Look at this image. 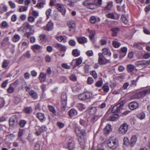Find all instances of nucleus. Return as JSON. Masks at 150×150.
<instances>
[{"label":"nucleus","instance_id":"nucleus-1","mask_svg":"<svg viewBox=\"0 0 150 150\" xmlns=\"http://www.w3.org/2000/svg\"><path fill=\"white\" fill-rule=\"evenodd\" d=\"M106 142L108 147L113 150L116 149L118 146V140L116 138L114 137L110 138Z\"/></svg>","mask_w":150,"mask_h":150},{"label":"nucleus","instance_id":"nucleus-2","mask_svg":"<svg viewBox=\"0 0 150 150\" xmlns=\"http://www.w3.org/2000/svg\"><path fill=\"white\" fill-rule=\"evenodd\" d=\"M102 0H96L94 3H89L87 1H85L83 3V5L87 8L91 9H93L94 7L93 6L94 5L98 6L100 5L102 3Z\"/></svg>","mask_w":150,"mask_h":150},{"label":"nucleus","instance_id":"nucleus-3","mask_svg":"<svg viewBox=\"0 0 150 150\" xmlns=\"http://www.w3.org/2000/svg\"><path fill=\"white\" fill-rule=\"evenodd\" d=\"M67 25L69 28V31L72 33L75 32L76 24L75 21L73 20L69 21L67 23Z\"/></svg>","mask_w":150,"mask_h":150},{"label":"nucleus","instance_id":"nucleus-4","mask_svg":"<svg viewBox=\"0 0 150 150\" xmlns=\"http://www.w3.org/2000/svg\"><path fill=\"white\" fill-rule=\"evenodd\" d=\"M128 129V126L126 123H123L120 127L119 129V132L120 134H124Z\"/></svg>","mask_w":150,"mask_h":150},{"label":"nucleus","instance_id":"nucleus-5","mask_svg":"<svg viewBox=\"0 0 150 150\" xmlns=\"http://www.w3.org/2000/svg\"><path fill=\"white\" fill-rule=\"evenodd\" d=\"M123 105L124 103L123 102H121L117 104L113 107L112 112V113L119 112L122 109Z\"/></svg>","mask_w":150,"mask_h":150},{"label":"nucleus","instance_id":"nucleus-6","mask_svg":"<svg viewBox=\"0 0 150 150\" xmlns=\"http://www.w3.org/2000/svg\"><path fill=\"white\" fill-rule=\"evenodd\" d=\"M146 95L147 94L146 91L144 90L132 96L131 98L132 99H138L142 97H143Z\"/></svg>","mask_w":150,"mask_h":150},{"label":"nucleus","instance_id":"nucleus-7","mask_svg":"<svg viewBox=\"0 0 150 150\" xmlns=\"http://www.w3.org/2000/svg\"><path fill=\"white\" fill-rule=\"evenodd\" d=\"M92 96V94L90 93L86 92L80 94L78 96V98L81 100H83L89 98Z\"/></svg>","mask_w":150,"mask_h":150},{"label":"nucleus","instance_id":"nucleus-8","mask_svg":"<svg viewBox=\"0 0 150 150\" xmlns=\"http://www.w3.org/2000/svg\"><path fill=\"white\" fill-rule=\"evenodd\" d=\"M18 122V118L16 115H13L10 118L9 123L10 126L12 127L16 125Z\"/></svg>","mask_w":150,"mask_h":150},{"label":"nucleus","instance_id":"nucleus-9","mask_svg":"<svg viewBox=\"0 0 150 150\" xmlns=\"http://www.w3.org/2000/svg\"><path fill=\"white\" fill-rule=\"evenodd\" d=\"M139 105L138 103L135 101L131 102L128 105L129 109L131 110H133L137 109Z\"/></svg>","mask_w":150,"mask_h":150},{"label":"nucleus","instance_id":"nucleus-10","mask_svg":"<svg viewBox=\"0 0 150 150\" xmlns=\"http://www.w3.org/2000/svg\"><path fill=\"white\" fill-rule=\"evenodd\" d=\"M56 8L59 11L62 13L63 15H65L66 12V9L62 5L59 4H57Z\"/></svg>","mask_w":150,"mask_h":150},{"label":"nucleus","instance_id":"nucleus-11","mask_svg":"<svg viewBox=\"0 0 150 150\" xmlns=\"http://www.w3.org/2000/svg\"><path fill=\"white\" fill-rule=\"evenodd\" d=\"M137 140V138L136 136H132L129 142V145L131 147L134 146Z\"/></svg>","mask_w":150,"mask_h":150},{"label":"nucleus","instance_id":"nucleus-12","mask_svg":"<svg viewBox=\"0 0 150 150\" xmlns=\"http://www.w3.org/2000/svg\"><path fill=\"white\" fill-rule=\"evenodd\" d=\"M88 31L89 33V37L90 40L92 42H94V37L96 34L95 31L88 29Z\"/></svg>","mask_w":150,"mask_h":150},{"label":"nucleus","instance_id":"nucleus-13","mask_svg":"<svg viewBox=\"0 0 150 150\" xmlns=\"http://www.w3.org/2000/svg\"><path fill=\"white\" fill-rule=\"evenodd\" d=\"M127 51V48L126 47H123L121 48L119 51L120 55V58H121L124 57L126 55Z\"/></svg>","mask_w":150,"mask_h":150},{"label":"nucleus","instance_id":"nucleus-14","mask_svg":"<svg viewBox=\"0 0 150 150\" xmlns=\"http://www.w3.org/2000/svg\"><path fill=\"white\" fill-rule=\"evenodd\" d=\"M77 113V111L74 108L71 109L68 112L69 116L71 118L76 116Z\"/></svg>","mask_w":150,"mask_h":150},{"label":"nucleus","instance_id":"nucleus-15","mask_svg":"<svg viewBox=\"0 0 150 150\" xmlns=\"http://www.w3.org/2000/svg\"><path fill=\"white\" fill-rule=\"evenodd\" d=\"M119 115L117 114H115L109 117L107 119V120L115 121L117 120L119 118Z\"/></svg>","mask_w":150,"mask_h":150},{"label":"nucleus","instance_id":"nucleus-16","mask_svg":"<svg viewBox=\"0 0 150 150\" xmlns=\"http://www.w3.org/2000/svg\"><path fill=\"white\" fill-rule=\"evenodd\" d=\"M53 27V24L52 22H49L47 25L46 27L44 28L45 30L50 31L52 30Z\"/></svg>","mask_w":150,"mask_h":150},{"label":"nucleus","instance_id":"nucleus-17","mask_svg":"<svg viewBox=\"0 0 150 150\" xmlns=\"http://www.w3.org/2000/svg\"><path fill=\"white\" fill-rule=\"evenodd\" d=\"M55 47L59 49V50L61 51H65L66 50L65 47L59 43L56 44L55 45Z\"/></svg>","mask_w":150,"mask_h":150},{"label":"nucleus","instance_id":"nucleus-18","mask_svg":"<svg viewBox=\"0 0 150 150\" xmlns=\"http://www.w3.org/2000/svg\"><path fill=\"white\" fill-rule=\"evenodd\" d=\"M56 38L59 42H65L67 41V37L65 36H60L56 37Z\"/></svg>","mask_w":150,"mask_h":150},{"label":"nucleus","instance_id":"nucleus-19","mask_svg":"<svg viewBox=\"0 0 150 150\" xmlns=\"http://www.w3.org/2000/svg\"><path fill=\"white\" fill-rule=\"evenodd\" d=\"M39 3H38L35 6L38 8H42L44 7V6L45 4L46 1L45 0H40L39 1Z\"/></svg>","mask_w":150,"mask_h":150},{"label":"nucleus","instance_id":"nucleus-20","mask_svg":"<svg viewBox=\"0 0 150 150\" xmlns=\"http://www.w3.org/2000/svg\"><path fill=\"white\" fill-rule=\"evenodd\" d=\"M46 77V74L43 72L40 73L39 76V79L41 82H43L45 81Z\"/></svg>","mask_w":150,"mask_h":150},{"label":"nucleus","instance_id":"nucleus-21","mask_svg":"<svg viewBox=\"0 0 150 150\" xmlns=\"http://www.w3.org/2000/svg\"><path fill=\"white\" fill-rule=\"evenodd\" d=\"M112 130L111 125L108 124L105 127L104 129V133L105 134H108Z\"/></svg>","mask_w":150,"mask_h":150},{"label":"nucleus","instance_id":"nucleus-22","mask_svg":"<svg viewBox=\"0 0 150 150\" xmlns=\"http://www.w3.org/2000/svg\"><path fill=\"white\" fill-rule=\"evenodd\" d=\"M148 64V62L144 60L137 61L135 63V64L137 66H139L140 65H147Z\"/></svg>","mask_w":150,"mask_h":150},{"label":"nucleus","instance_id":"nucleus-23","mask_svg":"<svg viewBox=\"0 0 150 150\" xmlns=\"http://www.w3.org/2000/svg\"><path fill=\"white\" fill-rule=\"evenodd\" d=\"M77 39L78 42L80 44L86 43L87 42V39L83 37H78Z\"/></svg>","mask_w":150,"mask_h":150},{"label":"nucleus","instance_id":"nucleus-24","mask_svg":"<svg viewBox=\"0 0 150 150\" xmlns=\"http://www.w3.org/2000/svg\"><path fill=\"white\" fill-rule=\"evenodd\" d=\"M74 143L73 140H69L67 144V147L69 149L71 150L74 147Z\"/></svg>","mask_w":150,"mask_h":150},{"label":"nucleus","instance_id":"nucleus-25","mask_svg":"<svg viewBox=\"0 0 150 150\" xmlns=\"http://www.w3.org/2000/svg\"><path fill=\"white\" fill-rule=\"evenodd\" d=\"M112 2L110 1L108 3L107 5L104 8V10L107 11H109L112 6Z\"/></svg>","mask_w":150,"mask_h":150},{"label":"nucleus","instance_id":"nucleus-26","mask_svg":"<svg viewBox=\"0 0 150 150\" xmlns=\"http://www.w3.org/2000/svg\"><path fill=\"white\" fill-rule=\"evenodd\" d=\"M42 48V47L40 45L35 44L31 46V49L34 52H36V50H38Z\"/></svg>","mask_w":150,"mask_h":150},{"label":"nucleus","instance_id":"nucleus-27","mask_svg":"<svg viewBox=\"0 0 150 150\" xmlns=\"http://www.w3.org/2000/svg\"><path fill=\"white\" fill-rule=\"evenodd\" d=\"M78 140L79 144L81 146V147L83 148L84 147V144L85 143V141L83 138L80 136L78 138Z\"/></svg>","mask_w":150,"mask_h":150},{"label":"nucleus","instance_id":"nucleus-28","mask_svg":"<svg viewBox=\"0 0 150 150\" xmlns=\"http://www.w3.org/2000/svg\"><path fill=\"white\" fill-rule=\"evenodd\" d=\"M98 55L99 56L98 63L99 64H102L103 63V52L101 53H99Z\"/></svg>","mask_w":150,"mask_h":150},{"label":"nucleus","instance_id":"nucleus-29","mask_svg":"<svg viewBox=\"0 0 150 150\" xmlns=\"http://www.w3.org/2000/svg\"><path fill=\"white\" fill-rule=\"evenodd\" d=\"M80 123L81 125L83 126L84 127H87L89 124L88 120L85 121L82 119H81L80 120Z\"/></svg>","mask_w":150,"mask_h":150},{"label":"nucleus","instance_id":"nucleus-30","mask_svg":"<svg viewBox=\"0 0 150 150\" xmlns=\"http://www.w3.org/2000/svg\"><path fill=\"white\" fill-rule=\"evenodd\" d=\"M97 111L96 108V107H92L88 110V112L90 115L94 114Z\"/></svg>","mask_w":150,"mask_h":150},{"label":"nucleus","instance_id":"nucleus-31","mask_svg":"<svg viewBox=\"0 0 150 150\" xmlns=\"http://www.w3.org/2000/svg\"><path fill=\"white\" fill-rule=\"evenodd\" d=\"M104 54L106 55L108 57H110L111 55V53L110 50L107 48H104Z\"/></svg>","mask_w":150,"mask_h":150},{"label":"nucleus","instance_id":"nucleus-32","mask_svg":"<svg viewBox=\"0 0 150 150\" xmlns=\"http://www.w3.org/2000/svg\"><path fill=\"white\" fill-rule=\"evenodd\" d=\"M61 98L62 102V103H67V96L65 93L64 92L62 93Z\"/></svg>","mask_w":150,"mask_h":150},{"label":"nucleus","instance_id":"nucleus-33","mask_svg":"<svg viewBox=\"0 0 150 150\" xmlns=\"http://www.w3.org/2000/svg\"><path fill=\"white\" fill-rule=\"evenodd\" d=\"M32 25H30V24L27 22L25 23L23 25V26L21 27L19 30H23V28H26L27 29H29L31 27Z\"/></svg>","mask_w":150,"mask_h":150},{"label":"nucleus","instance_id":"nucleus-34","mask_svg":"<svg viewBox=\"0 0 150 150\" xmlns=\"http://www.w3.org/2000/svg\"><path fill=\"white\" fill-rule=\"evenodd\" d=\"M29 94L34 99H36L38 97L36 93L32 90L29 91Z\"/></svg>","mask_w":150,"mask_h":150},{"label":"nucleus","instance_id":"nucleus-35","mask_svg":"<svg viewBox=\"0 0 150 150\" xmlns=\"http://www.w3.org/2000/svg\"><path fill=\"white\" fill-rule=\"evenodd\" d=\"M9 63V61L7 60H4L2 64V67L3 68H6Z\"/></svg>","mask_w":150,"mask_h":150},{"label":"nucleus","instance_id":"nucleus-36","mask_svg":"<svg viewBox=\"0 0 150 150\" xmlns=\"http://www.w3.org/2000/svg\"><path fill=\"white\" fill-rule=\"evenodd\" d=\"M20 38V36L16 34L14 35L12 38V41L14 42L18 41Z\"/></svg>","mask_w":150,"mask_h":150},{"label":"nucleus","instance_id":"nucleus-37","mask_svg":"<svg viewBox=\"0 0 150 150\" xmlns=\"http://www.w3.org/2000/svg\"><path fill=\"white\" fill-rule=\"evenodd\" d=\"M135 68L134 66L132 64H129L127 65V71L129 72H132Z\"/></svg>","mask_w":150,"mask_h":150},{"label":"nucleus","instance_id":"nucleus-38","mask_svg":"<svg viewBox=\"0 0 150 150\" xmlns=\"http://www.w3.org/2000/svg\"><path fill=\"white\" fill-rule=\"evenodd\" d=\"M37 117L41 121L43 120L45 118L44 114L40 112L37 114Z\"/></svg>","mask_w":150,"mask_h":150},{"label":"nucleus","instance_id":"nucleus-39","mask_svg":"<svg viewBox=\"0 0 150 150\" xmlns=\"http://www.w3.org/2000/svg\"><path fill=\"white\" fill-rule=\"evenodd\" d=\"M73 55L74 57H77L80 55V51L77 49L74 50L72 52Z\"/></svg>","mask_w":150,"mask_h":150},{"label":"nucleus","instance_id":"nucleus-40","mask_svg":"<svg viewBox=\"0 0 150 150\" xmlns=\"http://www.w3.org/2000/svg\"><path fill=\"white\" fill-rule=\"evenodd\" d=\"M14 91V88L12 86V85L10 84L7 89V92L9 93H13Z\"/></svg>","mask_w":150,"mask_h":150},{"label":"nucleus","instance_id":"nucleus-41","mask_svg":"<svg viewBox=\"0 0 150 150\" xmlns=\"http://www.w3.org/2000/svg\"><path fill=\"white\" fill-rule=\"evenodd\" d=\"M112 35L113 36H115L117 35L119 32L118 28H116L112 29Z\"/></svg>","mask_w":150,"mask_h":150},{"label":"nucleus","instance_id":"nucleus-42","mask_svg":"<svg viewBox=\"0 0 150 150\" xmlns=\"http://www.w3.org/2000/svg\"><path fill=\"white\" fill-rule=\"evenodd\" d=\"M81 130L80 127L76 126L75 127L74 131L77 136H78L79 134H80L81 132Z\"/></svg>","mask_w":150,"mask_h":150},{"label":"nucleus","instance_id":"nucleus-43","mask_svg":"<svg viewBox=\"0 0 150 150\" xmlns=\"http://www.w3.org/2000/svg\"><path fill=\"white\" fill-rule=\"evenodd\" d=\"M145 114L144 112H140L137 115V117L141 120L144 119L145 117Z\"/></svg>","mask_w":150,"mask_h":150},{"label":"nucleus","instance_id":"nucleus-44","mask_svg":"<svg viewBox=\"0 0 150 150\" xmlns=\"http://www.w3.org/2000/svg\"><path fill=\"white\" fill-rule=\"evenodd\" d=\"M82 58L81 57H80L75 60L76 62V66H78L81 64L82 62Z\"/></svg>","mask_w":150,"mask_h":150},{"label":"nucleus","instance_id":"nucleus-45","mask_svg":"<svg viewBox=\"0 0 150 150\" xmlns=\"http://www.w3.org/2000/svg\"><path fill=\"white\" fill-rule=\"evenodd\" d=\"M112 44L113 46L116 48L119 47L120 45V42L116 41H114L112 42Z\"/></svg>","mask_w":150,"mask_h":150},{"label":"nucleus","instance_id":"nucleus-46","mask_svg":"<svg viewBox=\"0 0 150 150\" xmlns=\"http://www.w3.org/2000/svg\"><path fill=\"white\" fill-rule=\"evenodd\" d=\"M121 18L123 23L125 24H127L128 22V21L125 15H122L121 16Z\"/></svg>","mask_w":150,"mask_h":150},{"label":"nucleus","instance_id":"nucleus-47","mask_svg":"<svg viewBox=\"0 0 150 150\" xmlns=\"http://www.w3.org/2000/svg\"><path fill=\"white\" fill-rule=\"evenodd\" d=\"M78 107L79 110L81 111L85 109L86 107V106L82 103H79L78 105Z\"/></svg>","mask_w":150,"mask_h":150},{"label":"nucleus","instance_id":"nucleus-48","mask_svg":"<svg viewBox=\"0 0 150 150\" xmlns=\"http://www.w3.org/2000/svg\"><path fill=\"white\" fill-rule=\"evenodd\" d=\"M48 108L50 111L51 112L54 114L56 112V111L54 107L52 105H49L48 106Z\"/></svg>","mask_w":150,"mask_h":150},{"label":"nucleus","instance_id":"nucleus-49","mask_svg":"<svg viewBox=\"0 0 150 150\" xmlns=\"http://www.w3.org/2000/svg\"><path fill=\"white\" fill-rule=\"evenodd\" d=\"M139 76L136 79V80H133L131 81V83L130 84V86H135L137 85V82L139 79Z\"/></svg>","mask_w":150,"mask_h":150},{"label":"nucleus","instance_id":"nucleus-50","mask_svg":"<svg viewBox=\"0 0 150 150\" xmlns=\"http://www.w3.org/2000/svg\"><path fill=\"white\" fill-rule=\"evenodd\" d=\"M8 4L10 7L12 9L15 8L16 7V5L15 3L12 1H9L8 2Z\"/></svg>","mask_w":150,"mask_h":150},{"label":"nucleus","instance_id":"nucleus-51","mask_svg":"<svg viewBox=\"0 0 150 150\" xmlns=\"http://www.w3.org/2000/svg\"><path fill=\"white\" fill-rule=\"evenodd\" d=\"M28 9V6H21L19 9V11L21 12L26 11Z\"/></svg>","mask_w":150,"mask_h":150},{"label":"nucleus","instance_id":"nucleus-52","mask_svg":"<svg viewBox=\"0 0 150 150\" xmlns=\"http://www.w3.org/2000/svg\"><path fill=\"white\" fill-rule=\"evenodd\" d=\"M40 143L39 142H37L34 146L35 150H40Z\"/></svg>","mask_w":150,"mask_h":150},{"label":"nucleus","instance_id":"nucleus-53","mask_svg":"<svg viewBox=\"0 0 150 150\" xmlns=\"http://www.w3.org/2000/svg\"><path fill=\"white\" fill-rule=\"evenodd\" d=\"M82 88V86L77 85L72 88V90L74 91H78Z\"/></svg>","mask_w":150,"mask_h":150},{"label":"nucleus","instance_id":"nucleus-54","mask_svg":"<svg viewBox=\"0 0 150 150\" xmlns=\"http://www.w3.org/2000/svg\"><path fill=\"white\" fill-rule=\"evenodd\" d=\"M24 112L28 114L30 113L32 111V109L31 107H26L24 109Z\"/></svg>","mask_w":150,"mask_h":150},{"label":"nucleus","instance_id":"nucleus-55","mask_svg":"<svg viewBox=\"0 0 150 150\" xmlns=\"http://www.w3.org/2000/svg\"><path fill=\"white\" fill-rule=\"evenodd\" d=\"M90 21L91 23L94 24L97 21V20L95 16H92L91 17L90 19Z\"/></svg>","mask_w":150,"mask_h":150},{"label":"nucleus","instance_id":"nucleus-56","mask_svg":"<svg viewBox=\"0 0 150 150\" xmlns=\"http://www.w3.org/2000/svg\"><path fill=\"white\" fill-rule=\"evenodd\" d=\"M26 123V122L25 120H22L19 122V125L21 127H23Z\"/></svg>","mask_w":150,"mask_h":150},{"label":"nucleus","instance_id":"nucleus-57","mask_svg":"<svg viewBox=\"0 0 150 150\" xmlns=\"http://www.w3.org/2000/svg\"><path fill=\"white\" fill-rule=\"evenodd\" d=\"M123 143L124 144H125L126 145H129V140L128 138L127 137H125L123 139Z\"/></svg>","mask_w":150,"mask_h":150},{"label":"nucleus","instance_id":"nucleus-58","mask_svg":"<svg viewBox=\"0 0 150 150\" xmlns=\"http://www.w3.org/2000/svg\"><path fill=\"white\" fill-rule=\"evenodd\" d=\"M15 137V135L12 134H10L6 136V138L8 139L9 140L13 139Z\"/></svg>","mask_w":150,"mask_h":150},{"label":"nucleus","instance_id":"nucleus-59","mask_svg":"<svg viewBox=\"0 0 150 150\" xmlns=\"http://www.w3.org/2000/svg\"><path fill=\"white\" fill-rule=\"evenodd\" d=\"M46 35L45 34H42L39 36L40 40L41 42L44 41L45 40Z\"/></svg>","mask_w":150,"mask_h":150},{"label":"nucleus","instance_id":"nucleus-60","mask_svg":"<svg viewBox=\"0 0 150 150\" xmlns=\"http://www.w3.org/2000/svg\"><path fill=\"white\" fill-rule=\"evenodd\" d=\"M5 104L4 100L3 99L0 98V109L4 107Z\"/></svg>","mask_w":150,"mask_h":150},{"label":"nucleus","instance_id":"nucleus-61","mask_svg":"<svg viewBox=\"0 0 150 150\" xmlns=\"http://www.w3.org/2000/svg\"><path fill=\"white\" fill-rule=\"evenodd\" d=\"M87 83L89 84H91L94 82L93 80L91 77H89L87 79Z\"/></svg>","mask_w":150,"mask_h":150},{"label":"nucleus","instance_id":"nucleus-62","mask_svg":"<svg viewBox=\"0 0 150 150\" xmlns=\"http://www.w3.org/2000/svg\"><path fill=\"white\" fill-rule=\"evenodd\" d=\"M1 26L3 28H6L8 27V25L7 22L6 21H4L2 22Z\"/></svg>","mask_w":150,"mask_h":150},{"label":"nucleus","instance_id":"nucleus-63","mask_svg":"<svg viewBox=\"0 0 150 150\" xmlns=\"http://www.w3.org/2000/svg\"><path fill=\"white\" fill-rule=\"evenodd\" d=\"M106 16L108 18H111L112 19L115 18V16L113 13H109L107 14L106 15Z\"/></svg>","mask_w":150,"mask_h":150},{"label":"nucleus","instance_id":"nucleus-64","mask_svg":"<svg viewBox=\"0 0 150 150\" xmlns=\"http://www.w3.org/2000/svg\"><path fill=\"white\" fill-rule=\"evenodd\" d=\"M32 15L34 16L37 17L38 16V12L35 10H33L32 12Z\"/></svg>","mask_w":150,"mask_h":150}]
</instances>
